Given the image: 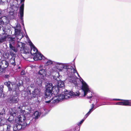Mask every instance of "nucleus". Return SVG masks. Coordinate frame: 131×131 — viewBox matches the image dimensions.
<instances>
[{"label": "nucleus", "instance_id": "obj_48", "mask_svg": "<svg viewBox=\"0 0 131 131\" xmlns=\"http://www.w3.org/2000/svg\"><path fill=\"white\" fill-rule=\"evenodd\" d=\"M29 108L30 109L29 110H30L31 108Z\"/></svg>", "mask_w": 131, "mask_h": 131}, {"label": "nucleus", "instance_id": "obj_44", "mask_svg": "<svg viewBox=\"0 0 131 131\" xmlns=\"http://www.w3.org/2000/svg\"><path fill=\"white\" fill-rule=\"evenodd\" d=\"M94 104H92V107H91V108L93 109V108H94Z\"/></svg>", "mask_w": 131, "mask_h": 131}, {"label": "nucleus", "instance_id": "obj_11", "mask_svg": "<svg viewBox=\"0 0 131 131\" xmlns=\"http://www.w3.org/2000/svg\"><path fill=\"white\" fill-rule=\"evenodd\" d=\"M25 0H21L20 2L21 3V6L19 8V16L21 20V23L24 25L23 16L24 8V2Z\"/></svg>", "mask_w": 131, "mask_h": 131}, {"label": "nucleus", "instance_id": "obj_27", "mask_svg": "<svg viewBox=\"0 0 131 131\" xmlns=\"http://www.w3.org/2000/svg\"><path fill=\"white\" fill-rule=\"evenodd\" d=\"M9 113L11 115L15 116L16 115V111L14 109H11L9 110Z\"/></svg>", "mask_w": 131, "mask_h": 131}, {"label": "nucleus", "instance_id": "obj_2", "mask_svg": "<svg viewBox=\"0 0 131 131\" xmlns=\"http://www.w3.org/2000/svg\"><path fill=\"white\" fill-rule=\"evenodd\" d=\"M21 107V106H20L17 109L18 113L21 114L16 118L15 121L17 125L14 128L16 130H19L21 128L24 129L31 122L33 119L32 116L26 119V116L24 114H26V112L25 110H22Z\"/></svg>", "mask_w": 131, "mask_h": 131}, {"label": "nucleus", "instance_id": "obj_28", "mask_svg": "<svg viewBox=\"0 0 131 131\" xmlns=\"http://www.w3.org/2000/svg\"><path fill=\"white\" fill-rule=\"evenodd\" d=\"M14 116L11 115L8 119V121L10 123H13L14 121Z\"/></svg>", "mask_w": 131, "mask_h": 131}, {"label": "nucleus", "instance_id": "obj_24", "mask_svg": "<svg viewBox=\"0 0 131 131\" xmlns=\"http://www.w3.org/2000/svg\"><path fill=\"white\" fill-rule=\"evenodd\" d=\"M40 114L37 111H36L31 116L32 118H34L35 119H37L40 116Z\"/></svg>", "mask_w": 131, "mask_h": 131}, {"label": "nucleus", "instance_id": "obj_21", "mask_svg": "<svg viewBox=\"0 0 131 131\" xmlns=\"http://www.w3.org/2000/svg\"><path fill=\"white\" fill-rule=\"evenodd\" d=\"M18 101V99L17 96H13L10 100V102L11 103H17Z\"/></svg>", "mask_w": 131, "mask_h": 131}, {"label": "nucleus", "instance_id": "obj_42", "mask_svg": "<svg viewBox=\"0 0 131 131\" xmlns=\"http://www.w3.org/2000/svg\"><path fill=\"white\" fill-rule=\"evenodd\" d=\"M21 75H24L25 74V71L24 70L22 71L21 72Z\"/></svg>", "mask_w": 131, "mask_h": 131}, {"label": "nucleus", "instance_id": "obj_35", "mask_svg": "<svg viewBox=\"0 0 131 131\" xmlns=\"http://www.w3.org/2000/svg\"><path fill=\"white\" fill-rule=\"evenodd\" d=\"M90 114L89 113V112H88V113H87L85 115L84 117V119H85Z\"/></svg>", "mask_w": 131, "mask_h": 131}, {"label": "nucleus", "instance_id": "obj_43", "mask_svg": "<svg viewBox=\"0 0 131 131\" xmlns=\"http://www.w3.org/2000/svg\"><path fill=\"white\" fill-rule=\"evenodd\" d=\"M93 109L91 108V109H90L89 111L88 112H89V113L90 114L91 113V112L92 111Z\"/></svg>", "mask_w": 131, "mask_h": 131}, {"label": "nucleus", "instance_id": "obj_32", "mask_svg": "<svg viewBox=\"0 0 131 131\" xmlns=\"http://www.w3.org/2000/svg\"><path fill=\"white\" fill-rule=\"evenodd\" d=\"M113 104L115 105H122V102H118L116 103H114Z\"/></svg>", "mask_w": 131, "mask_h": 131}, {"label": "nucleus", "instance_id": "obj_13", "mask_svg": "<svg viewBox=\"0 0 131 131\" xmlns=\"http://www.w3.org/2000/svg\"><path fill=\"white\" fill-rule=\"evenodd\" d=\"M16 125L17 124L14 125L13 127L10 125H7L4 124V125H3L1 127V128H3V131H13V130L14 131H18V130H16L14 128Z\"/></svg>", "mask_w": 131, "mask_h": 131}, {"label": "nucleus", "instance_id": "obj_40", "mask_svg": "<svg viewBox=\"0 0 131 131\" xmlns=\"http://www.w3.org/2000/svg\"><path fill=\"white\" fill-rule=\"evenodd\" d=\"M0 90H1V91L2 92L3 91V86H0Z\"/></svg>", "mask_w": 131, "mask_h": 131}, {"label": "nucleus", "instance_id": "obj_33", "mask_svg": "<svg viewBox=\"0 0 131 131\" xmlns=\"http://www.w3.org/2000/svg\"><path fill=\"white\" fill-rule=\"evenodd\" d=\"M44 111L43 112L45 114H47L49 111L46 108H43Z\"/></svg>", "mask_w": 131, "mask_h": 131}, {"label": "nucleus", "instance_id": "obj_31", "mask_svg": "<svg viewBox=\"0 0 131 131\" xmlns=\"http://www.w3.org/2000/svg\"><path fill=\"white\" fill-rule=\"evenodd\" d=\"M10 54L12 57H15L16 54L13 52L12 51H11L9 53Z\"/></svg>", "mask_w": 131, "mask_h": 131}, {"label": "nucleus", "instance_id": "obj_3", "mask_svg": "<svg viewBox=\"0 0 131 131\" xmlns=\"http://www.w3.org/2000/svg\"><path fill=\"white\" fill-rule=\"evenodd\" d=\"M20 26H17L14 28L15 34L16 37H8L7 33L5 34H3L0 38V43H1L6 40L7 39L9 43V45L13 46L18 45V43L20 42L19 41L23 37L22 35L20 33Z\"/></svg>", "mask_w": 131, "mask_h": 131}, {"label": "nucleus", "instance_id": "obj_19", "mask_svg": "<svg viewBox=\"0 0 131 131\" xmlns=\"http://www.w3.org/2000/svg\"><path fill=\"white\" fill-rule=\"evenodd\" d=\"M60 90V89L56 85L53 86L52 91L54 94L56 95L58 94Z\"/></svg>", "mask_w": 131, "mask_h": 131}, {"label": "nucleus", "instance_id": "obj_5", "mask_svg": "<svg viewBox=\"0 0 131 131\" xmlns=\"http://www.w3.org/2000/svg\"><path fill=\"white\" fill-rule=\"evenodd\" d=\"M23 84V83L21 80H20L18 82L17 81L16 84L9 81L6 82L4 83V84L8 87V90L10 91L19 90V88L22 86Z\"/></svg>", "mask_w": 131, "mask_h": 131}, {"label": "nucleus", "instance_id": "obj_49", "mask_svg": "<svg viewBox=\"0 0 131 131\" xmlns=\"http://www.w3.org/2000/svg\"><path fill=\"white\" fill-rule=\"evenodd\" d=\"M0 131H1L0 130Z\"/></svg>", "mask_w": 131, "mask_h": 131}, {"label": "nucleus", "instance_id": "obj_9", "mask_svg": "<svg viewBox=\"0 0 131 131\" xmlns=\"http://www.w3.org/2000/svg\"><path fill=\"white\" fill-rule=\"evenodd\" d=\"M53 77L54 81L56 82V83L57 84V85L58 87L60 89L64 87V83L63 82L61 81V77L58 72H56L55 75H53Z\"/></svg>", "mask_w": 131, "mask_h": 131}, {"label": "nucleus", "instance_id": "obj_41", "mask_svg": "<svg viewBox=\"0 0 131 131\" xmlns=\"http://www.w3.org/2000/svg\"><path fill=\"white\" fill-rule=\"evenodd\" d=\"M25 80L26 82H28L30 80V79L28 77H26Z\"/></svg>", "mask_w": 131, "mask_h": 131}, {"label": "nucleus", "instance_id": "obj_30", "mask_svg": "<svg viewBox=\"0 0 131 131\" xmlns=\"http://www.w3.org/2000/svg\"><path fill=\"white\" fill-rule=\"evenodd\" d=\"M8 0H0V4L2 5H4L7 2Z\"/></svg>", "mask_w": 131, "mask_h": 131}, {"label": "nucleus", "instance_id": "obj_15", "mask_svg": "<svg viewBox=\"0 0 131 131\" xmlns=\"http://www.w3.org/2000/svg\"><path fill=\"white\" fill-rule=\"evenodd\" d=\"M8 65V62L5 60H0V71H1L2 69V72L4 70V69L7 68Z\"/></svg>", "mask_w": 131, "mask_h": 131}, {"label": "nucleus", "instance_id": "obj_7", "mask_svg": "<svg viewBox=\"0 0 131 131\" xmlns=\"http://www.w3.org/2000/svg\"><path fill=\"white\" fill-rule=\"evenodd\" d=\"M81 83L82 84V89L84 93V96L87 95V97L88 99H91L92 96V92L91 91L90 89L89 88L87 84L83 80L81 79Z\"/></svg>", "mask_w": 131, "mask_h": 131}, {"label": "nucleus", "instance_id": "obj_25", "mask_svg": "<svg viewBox=\"0 0 131 131\" xmlns=\"http://www.w3.org/2000/svg\"><path fill=\"white\" fill-rule=\"evenodd\" d=\"M46 89H48L49 90L50 89L51 90H52L53 86L52 83H47L46 86Z\"/></svg>", "mask_w": 131, "mask_h": 131}, {"label": "nucleus", "instance_id": "obj_34", "mask_svg": "<svg viewBox=\"0 0 131 131\" xmlns=\"http://www.w3.org/2000/svg\"><path fill=\"white\" fill-rule=\"evenodd\" d=\"M52 100H53V98L52 99H51L50 100H49V101H46L45 102L46 103H50V102H51V103L54 104L55 103L52 102Z\"/></svg>", "mask_w": 131, "mask_h": 131}, {"label": "nucleus", "instance_id": "obj_22", "mask_svg": "<svg viewBox=\"0 0 131 131\" xmlns=\"http://www.w3.org/2000/svg\"><path fill=\"white\" fill-rule=\"evenodd\" d=\"M42 66L40 65L39 67V68L40 69L39 71L38 72V74L44 76L46 75V71L45 70L41 68Z\"/></svg>", "mask_w": 131, "mask_h": 131}, {"label": "nucleus", "instance_id": "obj_4", "mask_svg": "<svg viewBox=\"0 0 131 131\" xmlns=\"http://www.w3.org/2000/svg\"><path fill=\"white\" fill-rule=\"evenodd\" d=\"M80 93L79 91L74 92L72 91L65 90L64 94H59L53 97L52 102L57 103L60 101L64 99H68L69 98L73 97H77L79 96Z\"/></svg>", "mask_w": 131, "mask_h": 131}, {"label": "nucleus", "instance_id": "obj_20", "mask_svg": "<svg viewBox=\"0 0 131 131\" xmlns=\"http://www.w3.org/2000/svg\"><path fill=\"white\" fill-rule=\"evenodd\" d=\"M1 27H3L2 28V30L3 31H4L5 32V33L6 32H9L10 31V30L8 26L7 25H5V26H2L1 24H0V30H1Z\"/></svg>", "mask_w": 131, "mask_h": 131}, {"label": "nucleus", "instance_id": "obj_18", "mask_svg": "<svg viewBox=\"0 0 131 131\" xmlns=\"http://www.w3.org/2000/svg\"><path fill=\"white\" fill-rule=\"evenodd\" d=\"M16 57H13L11 58L9 61V62L14 66L16 65H18L20 62H19L18 63H17V61L16 59Z\"/></svg>", "mask_w": 131, "mask_h": 131}, {"label": "nucleus", "instance_id": "obj_6", "mask_svg": "<svg viewBox=\"0 0 131 131\" xmlns=\"http://www.w3.org/2000/svg\"><path fill=\"white\" fill-rule=\"evenodd\" d=\"M41 83H37V84L36 83H32L30 85V87L31 88H34L36 86V88L35 89L32 91V92L29 91V94H28V100H31L32 99H34L37 97L38 95H40L41 92L40 90L38 89V86H40L41 85Z\"/></svg>", "mask_w": 131, "mask_h": 131}, {"label": "nucleus", "instance_id": "obj_14", "mask_svg": "<svg viewBox=\"0 0 131 131\" xmlns=\"http://www.w3.org/2000/svg\"><path fill=\"white\" fill-rule=\"evenodd\" d=\"M106 100H109L110 101H112L113 100L122 101V105L125 106H130V100H124L117 99H111L109 98L107 99Z\"/></svg>", "mask_w": 131, "mask_h": 131}, {"label": "nucleus", "instance_id": "obj_23", "mask_svg": "<svg viewBox=\"0 0 131 131\" xmlns=\"http://www.w3.org/2000/svg\"><path fill=\"white\" fill-rule=\"evenodd\" d=\"M29 43L31 49H33L34 51L35 52L34 53L36 54V53H37V52H38V51L32 42L31 41H30L29 42Z\"/></svg>", "mask_w": 131, "mask_h": 131}, {"label": "nucleus", "instance_id": "obj_16", "mask_svg": "<svg viewBox=\"0 0 131 131\" xmlns=\"http://www.w3.org/2000/svg\"><path fill=\"white\" fill-rule=\"evenodd\" d=\"M33 54L34 56V59L35 61L38 60H40L42 59L43 60L45 58L44 56L41 54L40 53L38 52H37V53H36V54H35L34 53Z\"/></svg>", "mask_w": 131, "mask_h": 131}, {"label": "nucleus", "instance_id": "obj_26", "mask_svg": "<svg viewBox=\"0 0 131 131\" xmlns=\"http://www.w3.org/2000/svg\"><path fill=\"white\" fill-rule=\"evenodd\" d=\"M23 49H22V50H20L21 51H23V53L24 54H25L26 55H29L30 53L28 50L27 49H25L24 48V47L23 45Z\"/></svg>", "mask_w": 131, "mask_h": 131}, {"label": "nucleus", "instance_id": "obj_1", "mask_svg": "<svg viewBox=\"0 0 131 131\" xmlns=\"http://www.w3.org/2000/svg\"><path fill=\"white\" fill-rule=\"evenodd\" d=\"M55 66L56 69L59 71H63L68 75V80L69 82L73 84L75 86L77 85L76 77L74 74L76 73L79 77H80V76L76 70L68 63L57 62Z\"/></svg>", "mask_w": 131, "mask_h": 131}, {"label": "nucleus", "instance_id": "obj_39", "mask_svg": "<svg viewBox=\"0 0 131 131\" xmlns=\"http://www.w3.org/2000/svg\"><path fill=\"white\" fill-rule=\"evenodd\" d=\"M10 77V75L9 74H6L5 76V78H8Z\"/></svg>", "mask_w": 131, "mask_h": 131}, {"label": "nucleus", "instance_id": "obj_38", "mask_svg": "<svg viewBox=\"0 0 131 131\" xmlns=\"http://www.w3.org/2000/svg\"><path fill=\"white\" fill-rule=\"evenodd\" d=\"M4 11H2L0 9V16L3 15L4 14Z\"/></svg>", "mask_w": 131, "mask_h": 131}, {"label": "nucleus", "instance_id": "obj_37", "mask_svg": "<svg viewBox=\"0 0 131 131\" xmlns=\"http://www.w3.org/2000/svg\"><path fill=\"white\" fill-rule=\"evenodd\" d=\"M9 54L8 53H5V54H4V57L6 58H7L8 57Z\"/></svg>", "mask_w": 131, "mask_h": 131}, {"label": "nucleus", "instance_id": "obj_47", "mask_svg": "<svg viewBox=\"0 0 131 131\" xmlns=\"http://www.w3.org/2000/svg\"><path fill=\"white\" fill-rule=\"evenodd\" d=\"M27 57V58H28V57Z\"/></svg>", "mask_w": 131, "mask_h": 131}, {"label": "nucleus", "instance_id": "obj_46", "mask_svg": "<svg viewBox=\"0 0 131 131\" xmlns=\"http://www.w3.org/2000/svg\"><path fill=\"white\" fill-rule=\"evenodd\" d=\"M18 68H19V69H20V67H18Z\"/></svg>", "mask_w": 131, "mask_h": 131}, {"label": "nucleus", "instance_id": "obj_8", "mask_svg": "<svg viewBox=\"0 0 131 131\" xmlns=\"http://www.w3.org/2000/svg\"><path fill=\"white\" fill-rule=\"evenodd\" d=\"M10 11H9L7 17L5 16L1 17L0 18V23L1 24L3 25L4 26L6 25L7 23V19H13L15 17L14 10L12 7L10 8Z\"/></svg>", "mask_w": 131, "mask_h": 131}, {"label": "nucleus", "instance_id": "obj_10", "mask_svg": "<svg viewBox=\"0 0 131 131\" xmlns=\"http://www.w3.org/2000/svg\"><path fill=\"white\" fill-rule=\"evenodd\" d=\"M5 110L3 108L0 112V130L3 131V128H1L3 125L5 124L6 122V120L4 118L5 115Z\"/></svg>", "mask_w": 131, "mask_h": 131}, {"label": "nucleus", "instance_id": "obj_29", "mask_svg": "<svg viewBox=\"0 0 131 131\" xmlns=\"http://www.w3.org/2000/svg\"><path fill=\"white\" fill-rule=\"evenodd\" d=\"M52 63V61L50 60H48L47 62L45 64V65L48 66L50 65Z\"/></svg>", "mask_w": 131, "mask_h": 131}, {"label": "nucleus", "instance_id": "obj_36", "mask_svg": "<svg viewBox=\"0 0 131 131\" xmlns=\"http://www.w3.org/2000/svg\"><path fill=\"white\" fill-rule=\"evenodd\" d=\"M84 120L85 119H83L80 122L78 123L77 125H79L80 124H81L84 121Z\"/></svg>", "mask_w": 131, "mask_h": 131}, {"label": "nucleus", "instance_id": "obj_17", "mask_svg": "<svg viewBox=\"0 0 131 131\" xmlns=\"http://www.w3.org/2000/svg\"><path fill=\"white\" fill-rule=\"evenodd\" d=\"M52 90H51L50 89H46L45 92L46 100L47 99H50V98L52 94Z\"/></svg>", "mask_w": 131, "mask_h": 131}, {"label": "nucleus", "instance_id": "obj_12", "mask_svg": "<svg viewBox=\"0 0 131 131\" xmlns=\"http://www.w3.org/2000/svg\"><path fill=\"white\" fill-rule=\"evenodd\" d=\"M23 43L21 42L18 43V45H16L13 46V45H9V47L10 50L12 51L15 53L17 52L20 49V50L23 49Z\"/></svg>", "mask_w": 131, "mask_h": 131}, {"label": "nucleus", "instance_id": "obj_45", "mask_svg": "<svg viewBox=\"0 0 131 131\" xmlns=\"http://www.w3.org/2000/svg\"><path fill=\"white\" fill-rule=\"evenodd\" d=\"M130 106H131V100H130Z\"/></svg>", "mask_w": 131, "mask_h": 131}]
</instances>
